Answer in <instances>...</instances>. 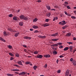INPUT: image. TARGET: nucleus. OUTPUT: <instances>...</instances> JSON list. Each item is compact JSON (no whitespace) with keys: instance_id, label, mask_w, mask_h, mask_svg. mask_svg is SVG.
I'll list each match as a JSON object with an SVG mask.
<instances>
[{"instance_id":"obj_63","label":"nucleus","mask_w":76,"mask_h":76,"mask_svg":"<svg viewBox=\"0 0 76 76\" xmlns=\"http://www.w3.org/2000/svg\"><path fill=\"white\" fill-rule=\"evenodd\" d=\"M74 13L75 14V15H76V11H74Z\"/></svg>"},{"instance_id":"obj_21","label":"nucleus","mask_w":76,"mask_h":76,"mask_svg":"<svg viewBox=\"0 0 76 76\" xmlns=\"http://www.w3.org/2000/svg\"><path fill=\"white\" fill-rule=\"evenodd\" d=\"M69 47H66L64 49V51H67L69 50Z\"/></svg>"},{"instance_id":"obj_33","label":"nucleus","mask_w":76,"mask_h":76,"mask_svg":"<svg viewBox=\"0 0 76 76\" xmlns=\"http://www.w3.org/2000/svg\"><path fill=\"white\" fill-rule=\"evenodd\" d=\"M23 19L25 20H28V18L24 16V18Z\"/></svg>"},{"instance_id":"obj_58","label":"nucleus","mask_w":76,"mask_h":76,"mask_svg":"<svg viewBox=\"0 0 76 76\" xmlns=\"http://www.w3.org/2000/svg\"><path fill=\"white\" fill-rule=\"evenodd\" d=\"M15 73L16 74H17V75H18L19 74V73L18 72H15Z\"/></svg>"},{"instance_id":"obj_24","label":"nucleus","mask_w":76,"mask_h":76,"mask_svg":"<svg viewBox=\"0 0 76 76\" xmlns=\"http://www.w3.org/2000/svg\"><path fill=\"white\" fill-rule=\"evenodd\" d=\"M72 34L70 33H68L66 34V37H70V36H71Z\"/></svg>"},{"instance_id":"obj_19","label":"nucleus","mask_w":76,"mask_h":76,"mask_svg":"<svg viewBox=\"0 0 76 76\" xmlns=\"http://www.w3.org/2000/svg\"><path fill=\"white\" fill-rule=\"evenodd\" d=\"M62 25H64L66 24V21L64 20L62 21Z\"/></svg>"},{"instance_id":"obj_56","label":"nucleus","mask_w":76,"mask_h":76,"mask_svg":"<svg viewBox=\"0 0 76 76\" xmlns=\"http://www.w3.org/2000/svg\"><path fill=\"white\" fill-rule=\"evenodd\" d=\"M56 63L57 64H58V59H57L56 60Z\"/></svg>"},{"instance_id":"obj_28","label":"nucleus","mask_w":76,"mask_h":76,"mask_svg":"<svg viewBox=\"0 0 76 76\" xmlns=\"http://www.w3.org/2000/svg\"><path fill=\"white\" fill-rule=\"evenodd\" d=\"M7 75L8 76H13V74H7Z\"/></svg>"},{"instance_id":"obj_60","label":"nucleus","mask_w":76,"mask_h":76,"mask_svg":"<svg viewBox=\"0 0 76 76\" xmlns=\"http://www.w3.org/2000/svg\"><path fill=\"white\" fill-rule=\"evenodd\" d=\"M50 10H54V11H55V10H56L55 9H51Z\"/></svg>"},{"instance_id":"obj_38","label":"nucleus","mask_w":76,"mask_h":76,"mask_svg":"<svg viewBox=\"0 0 76 76\" xmlns=\"http://www.w3.org/2000/svg\"><path fill=\"white\" fill-rule=\"evenodd\" d=\"M15 56L16 57H19V55L18 53H16L15 54Z\"/></svg>"},{"instance_id":"obj_10","label":"nucleus","mask_w":76,"mask_h":76,"mask_svg":"<svg viewBox=\"0 0 76 76\" xmlns=\"http://www.w3.org/2000/svg\"><path fill=\"white\" fill-rule=\"evenodd\" d=\"M44 57H46V58H48L51 57V56L50 55H45L44 56Z\"/></svg>"},{"instance_id":"obj_51","label":"nucleus","mask_w":76,"mask_h":76,"mask_svg":"<svg viewBox=\"0 0 76 76\" xmlns=\"http://www.w3.org/2000/svg\"><path fill=\"white\" fill-rule=\"evenodd\" d=\"M70 61H73V58H70Z\"/></svg>"},{"instance_id":"obj_20","label":"nucleus","mask_w":76,"mask_h":76,"mask_svg":"<svg viewBox=\"0 0 76 76\" xmlns=\"http://www.w3.org/2000/svg\"><path fill=\"white\" fill-rule=\"evenodd\" d=\"M33 28H34V29H37L38 28V27L37 26H33Z\"/></svg>"},{"instance_id":"obj_27","label":"nucleus","mask_w":76,"mask_h":76,"mask_svg":"<svg viewBox=\"0 0 76 76\" xmlns=\"http://www.w3.org/2000/svg\"><path fill=\"white\" fill-rule=\"evenodd\" d=\"M13 20H17L18 19H17V17H14L13 18Z\"/></svg>"},{"instance_id":"obj_30","label":"nucleus","mask_w":76,"mask_h":76,"mask_svg":"<svg viewBox=\"0 0 76 76\" xmlns=\"http://www.w3.org/2000/svg\"><path fill=\"white\" fill-rule=\"evenodd\" d=\"M37 66H34L33 67V68H34V70H35L37 69Z\"/></svg>"},{"instance_id":"obj_47","label":"nucleus","mask_w":76,"mask_h":76,"mask_svg":"<svg viewBox=\"0 0 76 76\" xmlns=\"http://www.w3.org/2000/svg\"><path fill=\"white\" fill-rule=\"evenodd\" d=\"M47 64H46L44 66L45 68H47Z\"/></svg>"},{"instance_id":"obj_46","label":"nucleus","mask_w":76,"mask_h":76,"mask_svg":"<svg viewBox=\"0 0 76 76\" xmlns=\"http://www.w3.org/2000/svg\"><path fill=\"white\" fill-rule=\"evenodd\" d=\"M58 73H60V72H61V71L60 70H58L57 71Z\"/></svg>"},{"instance_id":"obj_18","label":"nucleus","mask_w":76,"mask_h":76,"mask_svg":"<svg viewBox=\"0 0 76 76\" xmlns=\"http://www.w3.org/2000/svg\"><path fill=\"white\" fill-rule=\"evenodd\" d=\"M11 71H14V72H19V70L18 69H12Z\"/></svg>"},{"instance_id":"obj_23","label":"nucleus","mask_w":76,"mask_h":76,"mask_svg":"<svg viewBox=\"0 0 76 76\" xmlns=\"http://www.w3.org/2000/svg\"><path fill=\"white\" fill-rule=\"evenodd\" d=\"M38 20V19L37 18H35L33 20V22H36Z\"/></svg>"},{"instance_id":"obj_35","label":"nucleus","mask_w":76,"mask_h":76,"mask_svg":"<svg viewBox=\"0 0 76 76\" xmlns=\"http://www.w3.org/2000/svg\"><path fill=\"white\" fill-rule=\"evenodd\" d=\"M71 18L72 19H76V17L72 16H71Z\"/></svg>"},{"instance_id":"obj_17","label":"nucleus","mask_w":76,"mask_h":76,"mask_svg":"<svg viewBox=\"0 0 76 76\" xmlns=\"http://www.w3.org/2000/svg\"><path fill=\"white\" fill-rule=\"evenodd\" d=\"M19 35V32L16 33H15V37H17Z\"/></svg>"},{"instance_id":"obj_59","label":"nucleus","mask_w":76,"mask_h":76,"mask_svg":"<svg viewBox=\"0 0 76 76\" xmlns=\"http://www.w3.org/2000/svg\"><path fill=\"white\" fill-rule=\"evenodd\" d=\"M73 39V40H74L75 41L76 40V38L75 37H74Z\"/></svg>"},{"instance_id":"obj_62","label":"nucleus","mask_w":76,"mask_h":76,"mask_svg":"<svg viewBox=\"0 0 76 76\" xmlns=\"http://www.w3.org/2000/svg\"><path fill=\"white\" fill-rule=\"evenodd\" d=\"M59 24H60V25H61V24H62V22H60L59 23Z\"/></svg>"},{"instance_id":"obj_29","label":"nucleus","mask_w":76,"mask_h":76,"mask_svg":"<svg viewBox=\"0 0 76 76\" xmlns=\"http://www.w3.org/2000/svg\"><path fill=\"white\" fill-rule=\"evenodd\" d=\"M9 55L11 56H12V57H14V55L12 53H9Z\"/></svg>"},{"instance_id":"obj_16","label":"nucleus","mask_w":76,"mask_h":76,"mask_svg":"<svg viewBox=\"0 0 76 76\" xmlns=\"http://www.w3.org/2000/svg\"><path fill=\"white\" fill-rule=\"evenodd\" d=\"M73 64L74 66L76 65V61L75 60H73L72 61Z\"/></svg>"},{"instance_id":"obj_7","label":"nucleus","mask_w":76,"mask_h":76,"mask_svg":"<svg viewBox=\"0 0 76 76\" xmlns=\"http://www.w3.org/2000/svg\"><path fill=\"white\" fill-rule=\"evenodd\" d=\"M38 37L39 38H43V39H44V38H46V37L45 36H42L41 35L38 36Z\"/></svg>"},{"instance_id":"obj_57","label":"nucleus","mask_w":76,"mask_h":76,"mask_svg":"<svg viewBox=\"0 0 76 76\" xmlns=\"http://www.w3.org/2000/svg\"><path fill=\"white\" fill-rule=\"evenodd\" d=\"M55 18L56 20H57V19H58V17H56Z\"/></svg>"},{"instance_id":"obj_6","label":"nucleus","mask_w":76,"mask_h":76,"mask_svg":"<svg viewBox=\"0 0 76 76\" xmlns=\"http://www.w3.org/2000/svg\"><path fill=\"white\" fill-rule=\"evenodd\" d=\"M25 75V72H22L20 73L19 74V76H22V75Z\"/></svg>"},{"instance_id":"obj_50","label":"nucleus","mask_w":76,"mask_h":76,"mask_svg":"<svg viewBox=\"0 0 76 76\" xmlns=\"http://www.w3.org/2000/svg\"><path fill=\"white\" fill-rule=\"evenodd\" d=\"M67 9H70V7L69 6H67Z\"/></svg>"},{"instance_id":"obj_44","label":"nucleus","mask_w":76,"mask_h":76,"mask_svg":"<svg viewBox=\"0 0 76 76\" xmlns=\"http://www.w3.org/2000/svg\"><path fill=\"white\" fill-rule=\"evenodd\" d=\"M67 44H69V45H70V44H73V42H67Z\"/></svg>"},{"instance_id":"obj_49","label":"nucleus","mask_w":76,"mask_h":76,"mask_svg":"<svg viewBox=\"0 0 76 76\" xmlns=\"http://www.w3.org/2000/svg\"><path fill=\"white\" fill-rule=\"evenodd\" d=\"M59 57L60 58H63V56L62 55H60V56H59Z\"/></svg>"},{"instance_id":"obj_45","label":"nucleus","mask_w":76,"mask_h":76,"mask_svg":"<svg viewBox=\"0 0 76 76\" xmlns=\"http://www.w3.org/2000/svg\"><path fill=\"white\" fill-rule=\"evenodd\" d=\"M2 41H3V42H6V40L4 39H2Z\"/></svg>"},{"instance_id":"obj_42","label":"nucleus","mask_w":76,"mask_h":76,"mask_svg":"<svg viewBox=\"0 0 76 76\" xmlns=\"http://www.w3.org/2000/svg\"><path fill=\"white\" fill-rule=\"evenodd\" d=\"M9 17H10V18L11 17H12L13 16V15L11 14H10L9 15Z\"/></svg>"},{"instance_id":"obj_64","label":"nucleus","mask_w":76,"mask_h":76,"mask_svg":"<svg viewBox=\"0 0 76 76\" xmlns=\"http://www.w3.org/2000/svg\"><path fill=\"white\" fill-rule=\"evenodd\" d=\"M53 20V21H55V20H56V19L55 18H54Z\"/></svg>"},{"instance_id":"obj_22","label":"nucleus","mask_w":76,"mask_h":76,"mask_svg":"<svg viewBox=\"0 0 76 76\" xmlns=\"http://www.w3.org/2000/svg\"><path fill=\"white\" fill-rule=\"evenodd\" d=\"M58 39H52V41H58Z\"/></svg>"},{"instance_id":"obj_61","label":"nucleus","mask_w":76,"mask_h":76,"mask_svg":"<svg viewBox=\"0 0 76 76\" xmlns=\"http://www.w3.org/2000/svg\"><path fill=\"white\" fill-rule=\"evenodd\" d=\"M3 38L1 37H0V41L1 40V41L2 40V39Z\"/></svg>"},{"instance_id":"obj_36","label":"nucleus","mask_w":76,"mask_h":76,"mask_svg":"<svg viewBox=\"0 0 76 76\" xmlns=\"http://www.w3.org/2000/svg\"><path fill=\"white\" fill-rule=\"evenodd\" d=\"M53 54H57V51L54 50L53 51Z\"/></svg>"},{"instance_id":"obj_15","label":"nucleus","mask_w":76,"mask_h":76,"mask_svg":"<svg viewBox=\"0 0 76 76\" xmlns=\"http://www.w3.org/2000/svg\"><path fill=\"white\" fill-rule=\"evenodd\" d=\"M8 31H10V32H16V31H13V30H12V29L10 28L8 29Z\"/></svg>"},{"instance_id":"obj_55","label":"nucleus","mask_w":76,"mask_h":76,"mask_svg":"<svg viewBox=\"0 0 76 76\" xmlns=\"http://www.w3.org/2000/svg\"><path fill=\"white\" fill-rule=\"evenodd\" d=\"M64 13L65 14V15H67L68 14H67V12H66V11L64 12Z\"/></svg>"},{"instance_id":"obj_34","label":"nucleus","mask_w":76,"mask_h":76,"mask_svg":"<svg viewBox=\"0 0 76 76\" xmlns=\"http://www.w3.org/2000/svg\"><path fill=\"white\" fill-rule=\"evenodd\" d=\"M38 53V51H36L34 52V54H37Z\"/></svg>"},{"instance_id":"obj_52","label":"nucleus","mask_w":76,"mask_h":76,"mask_svg":"<svg viewBox=\"0 0 76 76\" xmlns=\"http://www.w3.org/2000/svg\"><path fill=\"white\" fill-rule=\"evenodd\" d=\"M23 47H24L25 48H26V47H27L26 45H23Z\"/></svg>"},{"instance_id":"obj_53","label":"nucleus","mask_w":76,"mask_h":76,"mask_svg":"<svg viewBox=\"0 0 76 76\" xmlns=\"http://www.w3.org/2000/svg\"><path fill=\"white\" fill-rule=\"evenodd\" d=\"M37 2H38V3H40L41 2V1L40 0H39L37 1Z\"/></svg>"},{"instance_id":"obj_32","label":"nucleus","mask_w":76,"mask_h":76,"mask_svg":"<svg viewBox=\"0 0 76 76\" xmlns=\"http://www.w3.org/2000/svg\"><path fill=\"white\" fill-rule=\"evenodd\" d=\"M13 66H15V67H20L19 66L17 65V64H14L13 65Z\"/></svg>"},{"instance_id":"obj_39","label":"nucleus","mask_w":76,"mask_h":76,"mask_svg":"<svg viewBox=\"0 0 76 76\" xmlns=\"http://www.w3.org/2000/svg\"><path fill=\"white\" fill-rule=\"evenodd\" d=\"M45 22H49V19H45Z\"/></svg>"},{"instance_id":"obj_14","label":"nucleus","mask_w":76,"mask_h":76,"mask_svg":"<svg viewBox=\"0 0 76 76\" xmlns=\"http://www.w3.org/2000/svg\"><path fill=\"white\" fill-rule=\"evenodd\" d=\"M70 51L71 52H72V50H73V46H70L69 47Z\"/></svg>"},{"instance_id":"obj_3","label":"nucleus","mask_w":76,"mask_h":76,"mask_svg":"<svg viewBox=\"0 0 76 76\" xmlns=\"http://www.w3.org/2000/svg\"><path fill=\"white\" fill-rule=\"evenodd\" d=\"M42 26H44V27H45L46 26H50V25L48 23H44L42 25Z\"/></svg>"},{"instance_id":"obj_12","label":"nucleus","mask_w":76,"mask_h":76,"mask_svg":"<svg viewBox=\"0 0 76 76\" xmlns=\"http://www.w3.org/2000/svg\"><path fill=\"white\" fill-rule=\"evenodd\" d=\"M46 7H47V9L49 10H50V9L51 8V7H50V6L49 5H46Z\"/></svg>"},{"instance_id":"obj_48","label":"nucleus","mask_w":76,"mask_h":76,"mask_svg":"<svg viewBox=\"0 0 76 76\" xmlns=\"http://www.w3.org/2000/svg\"><path fill=\"white\" fill-rule=\"evenodd\" d=\"M59 48H63V46L62 45H61V46H60L59 47Z\"/></svg>"},{"instance_id":"obj_1","label":"nucleus","mask_w":76,"mask_h":76,"mask_svg":"<svg viewBox=\"0 0 76 76\" xmlns=\"http://www.w3.org/2000/svg\"><path fill=\"white\" fill-rule=\"evenodd\" d=\"M61 44H62V43H57L55 44H54V45H52V46H53V47H56H56H57V46H58V45H61Z\"/></svg>"},{"instance_id":"obj_40","label":"nucleus","mask_w":76,"mask_h":76,"mask_svg":"<svg viewBox=\"0 0 76 76\" xmlns=\"http://www.w3.org/2000/svg\"><path fill=\"white\" fill-rule=\"evenodd\" d=\"M8 47L10 49H11V48H12V46L10 45H9V46H8Z\"/></svg>"},{"instance_id":"obj_4","label":"nucleus","mask_w":76,"mask_h":76,"mask_svg":"<svg viewBox=\"0 0 76 76\" xmlns=\"http://www.w3.org/2000/svg\"><path fill=\"white\" fill-rule=\"evenodd\" d=\"M43 56L41 55H37L36 58H42Z\"/></svg>"},{"instance_id":"obj_11","label":"nucleus","mask_w":76,"mask_h":76,"mask_svg":"<svg viewBox=\"0 0 76 76\" xmlns=\"http://www.w3.org/2000/svg\"><path fill=\"white\" fill-rule=\"evenodd\" d=\"M57 35H58V34L57 33H56L55 34H52L51 35V36H52V37H56V36H57Z\"/></svg>"},{"instance_id":"obj_26","label":"nucleus","mask_w":76,"mask_h":76,"mask_svg":"<svg viewBox=\"0 0 76 76\" xmlns=\"http://www.w3.org/2000/svg\"><path fill=\"white\" fill-rule=\"evenodd\" d=\"M23 22H20L19 23V25H20V26H22L23 25Z\"/></svg>"},{"instance_id":"obj_5","label":"nucleus","mask_w":76,"mask_h":76,"mask_svg":"<svg viewBox=\"0 0 76 76\" xmlns=\"http://www.w3.org/2000/svg\"><path fill=\"white\" fill-rule=\"evenodd\" d=\"M17 63H18V64L19 65H20L21 66H23V64H22V63L20 61H18Z\"/></svg>"},{"instance_id":"obj_8","label":"nucleus","mask_w":76,"mask_h":76,"mask_svg":"<svg viewBox=\"0 0 76 76\" xmlns=\"http://www.w3.org/2000/svg\"><path fill=\"white\" fill-rule=\"evenodd\" d=\"M24 39H31V37H30L25 36L24 37Z\"/></svg>"},{"instance_id":"obj_25","label":"nucleus","mask_w":76,"mask_h":76,"mask_svg":"<svg viewBox=\"0 0 76 76\" xmlns=\"http://www.w3.org/2000/svg\"><path fill=\"white\" fill-rule=\"evenodd\" d=\"M50 15H51V13L50 12L46 14V16H48V17H50Z\"/></svg>"},{"instance_id":"obj_41","label":"nucleus","mask_w":76,"mask_h":76,"mask_svg":"<svg viewBox=\"0 0 76 76\" xmlns=\"http://www.w3.org/2000/svg\"><path fill=\"white\" fill-rule=\"evenodd\" d=\"M29 63H30V62H26L25 63V64H29Z\"/></svg>"},{"instance_id":"obj_54","label":"nucleus","mask_w":76,"mask_h":76,"mask_svg":"<svg viewBox=\"0 0 76 76\" xmlns=\"http://www.w3.org/2000/svg\"><path fill=\"white\" fill-rule=\"evenodd\" d=\"M13 60V58L11 57L10 59V60Z\"/></svg>"},{"instance_id":"obj_43","label":"nucleus","mask_w":76,"mask_h":76,"mask_svg":"<svg viewBox=\"0 0 76 76\" xmlns=\"http://www.w3.org/2000/svg\"><path fill=\"white\" fill-rule=\"evenodd\" d=\"M34 33H37L39 32V31L38 30H36L34 32Z\"/></svg>"},{"instance_id":"obj_13","label":"nucleus","mask_w":76,"mask_h":76,"mask_svg":"<svg viewBox=\"0 0 76 76\" xmlns=\"http://www.w3.org/2000/svg\"><path fill=\"white\" fill-rule=\"evenodd\" d=\"M64 3V6H65L66 7V6H67V4H68V2L67 1H65Z\"/></svg>"},{"instance_id":"obj_9","label":"nucleus","mask_w":76,"mask_h":76,"mask_svg":"<svg viewBox=\"0 0 76 76\" xmlns=\"http://www.w3.org/2000/svg\"><path fill=\"white\" fill-rule=\"evenodd\" d=\"M19 17L21 19H24V18H25V16L23 15H21Z\"/></svg>"},{"instance_id":"obj_2","label":"nucleus","mask_w":76,"mask_h":76,"mask_svg":"<svg viewBox=\"0 0 76 76\" xmlns=\"http://www.w3.org/2000/svg\"><path fill=\"white\" fill-rule=\"evenodd\" d=\"M69 69H67L65 72V76H68L69 75Z\"/></svg>"},{"instance_id":"obj_31","label":"nucleus","mask_w":76,"mask_h":76,"mask_svg":"<svg viewBox=\"0 0 76 76\" xmlns=\"http://www.w3.org/2000/svg\"><path fill=\"white\" fill-rule=\"evenodd\" d=\"M67 27V26L66 25L65 26H64L62 27L63 29H64L66 28Z\"/></svg>"},{"instance_id":"obj_37","label":"nucleus","mask_w":76,"mask_h":76,"mask_svg":"<svg viewBox=\"0 0 76 76\" xmlns=\"http://www.w3.org/2000/svg\"><path fill=\"white\" fill-rule=\"evenodd\" d=\"M3 34L4 35H7V33L6 31L4 32Z\"/></svg>"}]
</instances>
